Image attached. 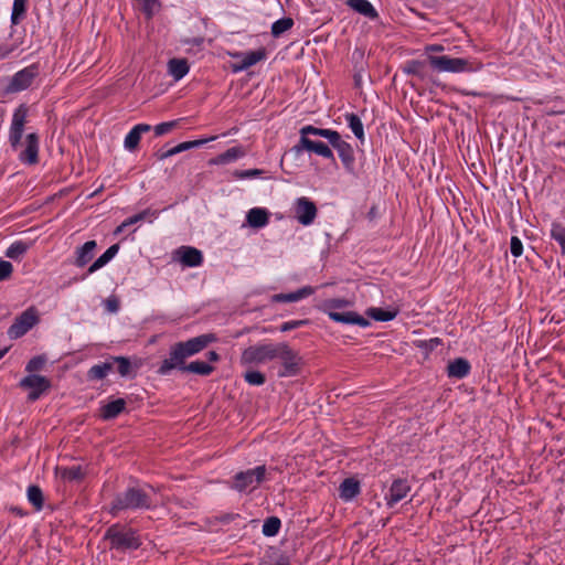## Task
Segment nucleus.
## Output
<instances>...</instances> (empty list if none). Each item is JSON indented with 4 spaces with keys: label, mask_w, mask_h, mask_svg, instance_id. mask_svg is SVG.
I'll use <instances>...</instances> for the list:
<instances>
[{
    "label": "nucleus",
    "mask_w": 565,
    "mask_h": 565,
    "mask_svg": "<svg viewBox=\"0 0 565 565\" xmlns=\"http://www.w3.org/2000/svg\"><path fill=\"white\" fill-rule=\"evenodd\" d=\"M28 109L24 106H19L12 117V122L9 134V142L11 147L17 150L21 145L24 125L26 122Z\"/></svg>",
    "instance_id": "obj_9"
},
{
    "label": "nucleus",
    "mask_w": 565,
    "mask_h": 565,
    "mask_svg": "<svg viewBox=\"0 0 565 565\" xmlns=\"http://www.w3.org/2000/svg\"><path fill=\"white\" fill-rule=\"evenodd\" d=\"M214 139H216L215 136H213V137H211L209 139H199V140L186 141V145H188L189 149H192V148L200 147V146L206 143L207 141L214 140Z\"/></svg>",
    "instance_id": "obj_60"
},
{
    "label": "nucleus",
    "mask_w": 565,
    "mask_h": 565,
    "mask_svg": "<svg viewBox=\"0 0 565 565\" xmlns=\"http://www.w3.org/2000/svg\"><path fill=\"white\" fill-rule=\"evenodd\" d=\"M326 139H328L329 143L335 149L338 145L342 143L344 140H342L340 134L335 130L327 129Z\"/></svg>",
    "instance_id": "obj_54"
},
{
    "label": "nucleus",
    "mask_w": 565,
    "mask_h": 565,
    "mask_svg": "<svg viewBox=\"0 0 565 565\" xmlns=\"http://www.w3.org/2000/svg\"><path fill=\"white\" fill-rule=\"evenodd\" d=\"M178 124H179L178 120L161 122L153 128L154 135L156 136L166 135V134L170 132L173 128H175L178 126Z\"/></svg>",
    "instance_id": "obj_49"
},
{
    "label": "nucleus",
    "mask_w": 565,
    "mask_h": 565,
    "mask_svg": "<svg viewBox=\"0 0 565 565\" xmlns=\"http://www.w3.org/2000/svg\"><path fill=\"white\" fill-rule=\"evenodd\" d=\"M269 222V212L263 207H253L246 214V223L253 228L265 227Z\"/></svg>",
    "instance_id": "obj_19"
},
{
    "label": "nucleus",
    "mask_w": 565,
    "mask_h": 565,
    "mask_svg": "<svg viewBox=\"0 0 565 565\" xmlns=\"http://www.w3.org/2000/svg\"><path fill=\"white\" fill-rule=\"evenodd\" d=\"M172 260L184 267H198L203 263L202 252L192 246H181L172 253Z\"/></svg>",
    "instance_id": "obj_10"
},
{
    "label": "nucleus",
    "mask_w": 565,
    "mask_h": 565,
    "mask_svg": "<svg viewBox=\"0 0 565 565\" xmlns=\"http://www.w3.org/2000/svg\"><path fill=\"white\" fill-rule=\"evenodd\" d=\"M25 2H26V0H14L13 1L11 20L14 24L18 23L19 17L22 15L25 11Z\"/></svg>",
    "instance_id": "obj_50"
},
{
    "label": "nucleus",
    "mask_w": 565,
    "mask_h": 565,
    "mask_svg": "<svg viewBox=\"0 0 565 565\" xmlns=\"http://www.w3.org/2000/svg\"><path fill=\"white\" fill-rule=\"evenodd\" d=\"M60 475L63 480L76 481L84 477V471L81 466H73L70 468L60 469Z\"/></svg>",
    "instance_id": "obj_38"
},
{
    "label": "nucleus",
    "mask_w": 565,
    "mask_h": 565,
    "mask_svg": "<svg viewBox=\"0 0 565 565\" xmlns=\"http://www.w3.org/2000/svg\"><path fill=\"white\" fill-rule=\"evenodd\" d=\"M302 146L306 147V150L315 152L326 159L334 160V156L332 150L322 141H315L309 139L308 137L301 138Z\"/></svg>",
    "instance_id": "obj_22"
},
{
    "label": "nucleus",
    "mask_w": 565,
    "mask_h": 565,
    "mask_svg": "<svg viewBox=\"0 0 565 565\" xmlns=\"http://www.w3.org/2000/svg\"><path fill=\"white\" fill-rule=\"evenodd\" d=\"M430 65L438 72L448 73H471L481 70L482 64L480 62H472L461 57H450L448 55L428 57Z\"/></svg>",
    "instance_id": "obj_2"
},
{
    "label": "nucleus",
    "mask_w": 565,
    "mask_h": 565,
    "mask_svg": "<svg viewBox=\"0 0 565 565\" xmlns=\"http://www.w3.org/2000/svg\"><path fill=\"white\" fill-rule=\"evenodd\" d=\"M113 259V257L107 253L105 252L102 256H99L87 269V274L90 275V274H94L95 271H97L98 269L103 268L105 265H107L110 260Z\"/></svg>",
    "instance_id": "obj_47"
},
{
    "label": "nucleus",
    "mask_w": 565,
    "mask_h": 565,
    "mask_svg": "<svg viewBox=\"0 0 565 565\" xmlns=\"http://www.w3.org/2000/svg\"><path fill=\"white\" fill-rule=\"evenodd\" d=\"M411 491V486L405 479H396L392 482L388 493L385 495L386 503L392 508L397 502L407 497Z\"/></svg>",
    "instance_id": "obj_14"
},
{
    "label": "nucleus",
    "mask_w": 565,
    "mask_h": 565,
    "mask_svg": "<svg viewBox=\"0 0 565 565\" xmlns=\"http://www.w3.org/2000/svg\"><path fill=\"white\" fill-rule=\"evenodd\" d=\"M315 292V289L310 286L302 287L296 291L288 294H278L274 296V300L278 302H296Z\"/></svg>",
    "instance_id": "obj_25"
},
{
    "label": "nucleus",
    "mask_w": 565,
    "mask_h": 565,
    "mask_svg": "<svg viewBox=\"0 0 565 565\" xmlns=\"http://www.w3.org/2000/svg\"><path fill=\"white\" fill-rule=\"evenodd\" d=\"M306 321L305 320H292V321H287V322H284L281 326H280V331L281 332H287V331H290V330H294L296 328H299L301 327L302 324H305Z\"/></svg>",
    "instance_id": "obj_56"
},
{
    "label": "nucleus",
    "mask_w": 565,
    "mask_h": 565,
    "mask_svg": "<svg viewBox=\"0 0 565 565\" xmlns=\"http://www.w3.org/2000/svg\"><path fill=\"white\" fill-rule=\"evenodd\" d=\"M139 221H141V213H137L134 216L124 221L119 226H117L114 234L118 235L127 232L131 225L138 223Z\"/></svg>",
    "instance_id": "obj_48"
},
{
    "label": "nucleus",
    "mask_w": 565,
    "mask_h": 565,
    "mask_svg": "<svg viewBox=\"0 0 565 565\" xmlns=\"http://www.w3.org/2000/svg\"><path fill=\"white\" fill-rule=\"evenodd\" d=\"M174 369H178L182 372H191L204 376L210 375L214 371L212 365L203 361H193L190 364H185L183 362L182 365L175 366Z\"/></svg>",
    "instance_id": "obj_27"
},
{
    "label": "nucleus",
    "mask_w": 565,
    "mask_h": 565,
    "mask_svg": "<svg viewBox=\"0 0 565 565\" xmlns=\"http://www.w3.org/2000/svg\"><path fill=\"white\" fill-rule=\"evenodd\" d=\"M45 362H46V359L44 356H41V355L34 356L26 364V371L28 372L40 371L44 366Z\"/></svg>",
    "instance_id": "obj_52"
},
{
    "label": "nucleus",
    "mask_w": 565,
    "mask_h": 565,
    "mask_svg": "<svg viewBox=\"0 0 565 565\" xmlns=\"http://www.w3.org/2000/svg\"><path fill=\"white\" fill-rule=\"evenodd\" d=\"M404 72L409 75H415L419 78H424L426 75V66L422 61H409L404 66Z\"/></svg>",
    "instance_id": "obj_35"
},
{
    "label": "nucleus",
    "mask_w": 565,
    "mask_h": 565,
    "mask_svg": "<svg viewBox=\"0 0 565 565\" xmlns=\"http://www.w3.org/2000/svg\"><path fill=\"white\" fill-rule=\"evenodd\" d=\"M170 75L175 79L180 81L189 72V64L185 58H172L168 63Z\"/></svg>",
    "instance_id": "obj_28"
},
{
    "label": "nucleus",
    "mask_w": 565,
    "mask_h": 565,
    "mask_svg": "<svg viewBox=\"0 0 565 565\" xmlns=\"http://www.w3.org/2000/svg\"><path fill=\"white\" fill-rule=\"evenodd\" d=\"M235 57L241 60L233 63L231 67L234 73H239L264 60L266 57V53L264 49H259L256 51L247 52L245 54H236Z\"/></svg>",
    "instance_id": "obj_13"
},
{
    "label": "nucleus",
    "mask_w": 565,
    "mask_h": 565,
    "mask_svg": "<svg viewBox=\"0 0 565 565\" xmlns=\"http://www.w3.org/2000/svg\"><path fill=\"white\" fill-rule=\"evenodd\" d=\"M299 132L301 135V138L308 137L309 135L319 136V137L324 138L327 129L317 128L311 125H308V126H303Z\"/></svg>",
    "instance_id": "obj_51"
},
{
    "label": "nucleus",
    "mask_w": 565,
    "mask_h": 565,
    "mask_svg": "<svg viewBox=\"0 0 565 565\" xmlns=\"http://www.w3.org/2000/svg\"><path fill=\"white\" fill-rule=\"evenodd\" d=\"M345 120L349 125V127L351 128L352 132L354 134V136L363 141L364 140V129H363V124L360 119V117L353 113L351 114H347L345 115Z\"/></svg>",
    "instance_id": "obj_32"
},
{
    "label": "nucleus",
    "mask_w": 565,
    "mask_h": 565,
    "mask_svg": "<svg viewBox=\"0 0 565 565\" xmlns=\"http://www.w3.org/2000/svg\"><path fill=\"white\" fill-rule=\"evenodd\" d=\"M471 370V365L467 359L457 358L447 365V374L449 377L463 379Z\"/></svg>",
    "instance_id": "obj_20"
},
{
    "label": "nucleus",
    "mask_w": 565,
    "mask_h": 565,
    "mask_svg": "<svg viewBox=\"0 0 565 565\" xmlns=\"http://www.w3.org/2000/svg\"><path fill=\"white\" fill-rule=\"evenodd\" d=\"M551 236L561 246L562 254L565 256V226L561 223H553Z\"/></svg>",
    "instance_id": "obj_36"
},
{
    "label": "nucleus",
    "mask_w": 565,
    "mask_h": 565,
    "mask_svg": "<svg viewBox=\"0 0 565 565\" xmlns=\"http://www.w3.org/2000/svg\"><path fill=\"white\" fill-rule=\"evenodd\" d=\"M28 499L34 505L35 510L43 508V493L38 486H30L28 488Z\"/></svg>",
    "instance_id": "obj_39"
},
{
    "label": "nucleus",
    "mask_w": 565,
    "mask_h": 565,
    "mask_svg": "<svg viewBox=\"0 0 565 565\" xmlns=\"http://www.w3.org/2000/svg\"><path fill=\"white\" fill-rule=\"evenodd\" d=\"M124 408L125 401L122 398H118L103 406L100 409V415L104 419H111L120 414Z\"/></svg>",
    "instance_id": "obj_30"
},
{
    "label": "nucleus",
    "mask_w": 565,
    "mask_h": 565,
    "mask_svg": "<svg viewBox=\"0 0 565 565\" xmlns=\"http://www.w3.org/2000/svg\"><path fill=\"white\" fill-rule=\"evenodd\" d=\"M265 476V466H258L254 469L237 472L233 478L231 488L238 492L245 491L247 489L254 490L264 481Z\"/></svg>",
    "instance_id": "obj_5"
},
{
    "label": "nucleus",
    "mask_w": 565,
    "mask_h": 565,
    "mask_svg": "<svg viewBox=\"0 0 565 565\" xmlns=\"http://www.w3.org/2000/svg\"><path fill=\"white\" fill-rule=\"evenodd\" d=\"M439 344V339H430L429 341H420L418 347L425 348L427 351L434 350Z\"/></svg>",
    "instance_id": "obj_58"
},
{
    "label": "nucleus",
    "mask_w": 565,
    "mask_h": 565,
    "mask_svg": "<svg viewBox=\"0 0 565 565\" xmlns=\"http://www.w3.org/2000/svg\"><path fill=\"white\" fill-rule=\"evenodd\" d=\"M510 250L514 257H520L523 253V244L516 236L511 237Z\"/></svg>",
    "instance_id": "obj_53"
},
{
    "label": "nucleus",
    "mask_w": 565,
    "mask_h": 565,
    "mask_svg": "<svg viewBox=\"0 0 565 565\" xmlns=\"http://www.w3.org/2000/svg\"><path fill=\"white\" fill-rule=\"evenodd\" d=\"M258 565H291L289 558L284 555H268L260 559Z\"/></svg>",
    "instance_id": "obj_43"
},
{
    "label": "nucleus",
    "mask_w": 565,
    "mask_h": 565,
    "mask_svg": "<svg viewBox=\"0 0 565 565\" xmlns=\"http://www.w3.org/2000/svg\"><path fill=\"white\" fill-rule=\"evenodd\" d=\"M245 381L250 385H263L266 381L265 375L259 371H247L244 374Z\"/></svg>",
    "instance_id": "obj_46"
},
{
    "label": "nucleus",
    "mask_w": 565,
    "mask_h": 565,
    "mask_svg": "<svg viewBox=\"0 0 565 565\" xmlns=\"http://www.w3.org/2000/svg\"><path fill=\"white\" fill-rule=\"evenodd\" d=\"M161 10L159 0H143V17L147 19L153 17Z\"/></svg>",
    "instance_id": "obj_45"
},
{
    "label": "nucleus",
    "mask_w": 565,
    "mask_h": 565,
    "mask_svg": "<svg viewBox=\"0 0 565 565\" xmlns=\"http://www.w3.org/2000/svg\"><path fill=\"white\" fill-rule=\"evenodd\" d=\"M281 522L277 516H270L263 524V534L265 536H274L278 533Z\"/></svg>",
    "instance_id": "obj_40"
},
{
    "label": "nucleus",
    "mask_w": 565,
    "mask_h": 565,
    "mask_svg": "<svg viewBox=\"0 0 565 565\" xmlns=\"http://www.w3.org/2000/svg\"><path fill=\"white\" fill-rule=\"evenodd\" d=\"M185 150H189L188 148V145H186V141L184 142H181L170 149H167V150H163V149H160L157 153L158 158L159 159H166V158H169V157H172L174 154H178L182 151H185Z\"/></svg>",
    "instance_id": "obj_44"
},
{
    "label": "nucleus",
    "mask_w": 565,
    "mask_h": 565,
    "mask_svg": "<svg viewBox=\"0 0 565 565\" xmlns=\"http://www.w3.org/2000/svg\"><path fill=\"white\" fill-rule=\"evenodd\" d=\"M352 10L358 13L374 20L379 17L376 10L372 6V3L367 0H347L345 2Z\"/></svg>",
    "instance_id": "obj_24"
},
{
    "label": "nucleus",
    "mask_w": 565,
    "mask_h": 565,
    "mask_svg": "<svg viewBox=\"0 0 565 565\" xmlns=\"http://www.w3.org/2000/svg\"><path fill=\"white\" fill-rule=\"evenodd\" d=\"M141 503V494L136 489H129L124 495L118 497L114 502L113 510L137 508Z\"/></svg>",
    "instance_id": "obj_18"
},
{
    "label": "nucleus",
    "mask_w": 565,
    "mask_h": 565,
    "mask_svg": "<svg viewBox=\"0 0 565 565\" xmlns=\"http://www.w3.org/2000/svg\"><path fill=\"white\" fill-rule=\"evenodd\" d=\"M302 150H306V147L302 146L301 138L299 139V142L295 145L290 151L294 152L296 156L300 154Z\"/></svg>",
    "instance_id": "obj_61"
},
{
    "label": "nucleus",
    "mask_w": 565,
    "mask_h": 565,
    "mask_svg": "<svg viewBox=\"0 0 565 565\" xmlns=\"http://www.w3.org/2000/svg\"><path fill=\"white\" fill-rule=\"evenodd\" d=\"M141 138V124L136 125L125 139V147L129 150L135 149Z\"/></svg>",
    "instance_id": "obj_41"
},
{
    "label": "nucleus",
    "mask_w": 565,
    "mask_h": 565,
    "mask_svg": "<svg viewBox=\"0 0 565 565\" xmlns=\"http://www.w3.org/2000/svg\"><path fill=\"white\" fill-rule=\"evenodd\" d=\"M350 302L345 299L334 298L328 299L322 303V310L329 316L330 311H337V309L348 307Z\"/></svg>",
    "instance_id": "obj_42"
},
{
    "label": "nucleus",
    "mask_w": 565,
    "mask_h": 565,
    "mask_svg": "<svg viewBox=\"0 0 565 565\" xmlns=\"http://www.w3.org/2000/svg\"><path fill=\"white\" fill-rule=\"evenodd\" d=\"M39 136L31 132L25 137V149L21 151L19 158L22 162L28 164H35L39 160Z\"/></svg>",
    "instance_id": "obj_15"
},
{
    "label": "nucleus",
    "mask_w": 565,
    "mask_h": 565,
    "mask_svg": "<svg viewBox=\"0 0 565 565\" xmlns=\"http://www.w3.org/2000/svg\"><path fill=\"white\" fill-rule=\"evenodd\" d=\"M207 359L211 362H216L220 359V355L215 351H209L207 352Z\"/></svg>",
    "instance_id": "obj_64"
},
{
    "label": "nucleus",
    "mask_w": 565,
    "mask_h": 565,
    "mask_svg": "<svg viewBox=\"0 0 565 565\" xmlns=\"http://www.w3.org/2000/svg\"><path fill=\"white\" fill-rule=\"evenodd\" d=\"M39 322V316L35 308L31 307L15 318L14 322L8 329L10 339H19L24 335Z\"/></svg>",
    "instance_id": "obj_6"
},
{
    "label": "nucleus",
    "mask_w": 565,
    "mask_h": 565,
    "mask_svg": "<svg viewBox=\"0 0 565 565\" xmlns=\"http://www.w3.org/2000/svg\"><path fill=\"white\" fill-rule=\"evenodd\" d=\"M20 385L32 390L28 398L33 402L50 387V381L42 375H29L20 382Z\"/></svg>",
    "instance_id": "obj_12"
},
{
    "label": "nucleus",
    "mask_w": 565,
    "mask_h": 565,
    "mask_svg": "<svg viewBox=\"0 0 565 565\" xmlns=\"http://www.w3.org/2000/svg\"><path fill=\"white\" fill-rule=\"evenodd\" d=\"M278 343L256 344L246 348L241 355V364H262L277 359Z\"/></svg>",
    "instance_id": "obj_4"
},
{
    "label": "nucleus",
    "mask_w": 565,
    "mask_h": 565,
    "mask_svg": "<svg viewBox=\"0 0 565 565\" xmlns=\"http://www.w3.org/2000/svg\"><path fill=\"white\" fill-rule=\"evenodd\" d=\"M296 218L302 225H310L317 216V206L306 196L298 198L295 203Z\"/></svg>",
    "instance_id": "obj_11"
},
{
    "label": "nucleus",
    "mask_w": 565,
    "mask_h": 565,
    "mask_svg": "<svg viewBox=\"0 0 565 565\" xmlns=\"http://www.w3.org/2000/svg\"><path fill=\"white\" fill-rule=\"evenodd\" d=\"M215 340L216 337L213 333H205L188 341L175 343L171 347L169 358L162 361L158 373L161 375L169 374L175 366L182 365L188 358L201 352Z\"/></svg>",
    "instance_id": "obj_1"
},
{
    "label": "nucleus",
    "mask_w": 565,
    "mask_h": 565,
    "mask_svg": "<svg viewBox=\"0 0 565 565\" xmlns=\"http://www.w3.org/2000/svg\"><path fill=\"white\" fill-rule=\"evenodd\" d=\"M329 318L335 322H340V323H344V324H358L363 328L370 326V321L367 319L358 315L354 311H344V312L330 311Z\"/></svg>",
    "instance_id": "obj_16"
},
{
    "label": "nucleus",
    "mask_w": 565,
    "mask_h": 565,
    "mask_svg": "<svg viewBox=\"0 0 565 565\" xmlns=\"http://www.w3.org/2000/svg\"><path fill=\"white\" fill-rule=\"evenodd\" d=\"M117 372L122 377H132L137 374V366H134L129 359L125 356L113 358Z\"/></svg>",
    "instance_id": "obj_29"
},
{
    "label": "nucleus",
    "mask_w": 565,
    "mask_h": 565,
    "mask_svg": "<svg viewBox=\"0 0 565 565\" xmlns=\"http://www.w3.org/2000/svg\"><path fill=\"white\" fill-rule=\"evenodd\" d=\"M30 248V245L24 242H14L9 246V248L6 252V256L11 259H19L21 256H23L26 250Z\"/></svg>",
    "instance_id": "obj_34"
},
{
    "label": "nucleus",
    "mask_w": 565,
    "mask_h": 565,
    "mask_svg": "<svg viewBox=\"0 0 565 565\" xmlns=\"http://www.w3.org/2000/svg\"><path fill=\"white\" fill-rule=\"evenodd\" d=\"M13 267L10 262L0 259V281L8 279L12 274Z\"/></svg>",
    "instance_id": "obj_55"
},
{
    "label": "nucleus",
    "mask_w": 565,
    "mask_h": 565,
    "mask_svg": "<svg viewBox=\"0 0 565 565\" xmlns=\"http://www.w3.org/2000/svg\"><path fill=\"white\" fill-rule=\"evenodd\" d=\"M11 47L0 46V60L6 58L11 53Z\"/></svg>",
    "instance_id": "obj_62"
},
{
    "label": "nucleus",
    "mask_w": 565,
    "mask_h": 565,
    "mask_svg": "<svg viewBox=\"0 0 565 565\" xmlns=\"http://www.w3.org/2000/svg\"><path fill=\"white\" fill-rule=\"evenodd\" d=\"M340 498L351 501L360 493V482L353 478L344 479L339 487Z\"/></svg>",
    "instance_id": "obj_23"
},
{
    "label": "nucleus",
    "mask_w": 565,
    "mask_h": 565,
    "mask_svg": "<svg viewBox=\"0 0 565 565\" xmlns=\"http://www.w3.org/2000/svg\"><path fill=\"white\" fill-rule=\"evenodd\" d=\"M246 154V151L243 147L236 146L227 149L225 152L217 156L215 159L216 163L225 164L232 161L237 160Z\"/></svg>",
    "instance_id": "obj_31"
},
{
    "label": "nucleus",
    "mask_w": 565,
    "mask_h": 565,
    "mask_svg": "<svg viewBox=\"0 0 565 565\" xmlns=\"http://www.w3.org/2000/svg\"><path fill=\"white\" fill-rule=\"evenodd\" d=\"M277 359L282 362V370L278 373L279 376H294L298 373L300 358L287 343H278Z\"/></svg>",
    "instance_id": "obj_7"
},
{
    "label": "nucleus",
    "mask_w": 565,
    "mask_h": 565,
    "mask_svg": "<svg viewBox=\"0 0 565 565\" xmlns=\"http://www.w3.org/2000/svg\"><path fill=\"white\" fill-rule=\"evenodd\" d=\"M366 315L376 321H391L396 317L397 311L372 307L366 310Z\"/></svg>",
    "instance_id": "obj_33"
},
{
    "label": "nucleus",
    "mask_w": 565,
    "mask_h": 565,
    "mask_svg": "<svg viewBox=\"0 0 565 565\" xmlns=\"http://www.w3.org/2000/svg\"><path fill=\"white\" fill-rule=\"evenodd\" d=\"M96 246L95 241H88L77 247L75 250L74 265L79 268L86 266L93 259Z\"/></svg>",
    "instance_id": "obj_17"
},
{
    "label": "nucleus",
    "mask_w": 565,
    "mask_h": 565,
    "mask_svg": "<svg viewBox=\"0 0 565 565\" xmlns=\"http://www.w3.org/2000/svg\"><path fill=\"white\" fill-rule=\"evenodd\" d=\"M38 75V67L35 65H30L13 75L6 90L8 93L21 92L28 88Z\"/></svg>",
    "instance_id": "obj_8"
},
{
    "label": "nucleus",
    "mask_w": 565,
    "mask_h": 565,
    "mask_svg": "<svg viewBox=\"0 0 565 565\" xmlns=\"http://www.w3.org/2000/svg\"><path fill=\"white\" fill-rule=\"evenodd\" d=\"M115 369V362L113 358H109L107 361L93 365L88 372L87 376L89 380H103L105 379L109 372Z\"/></svg>",
    "instance_id": "obj_26"
},
{
    "label": "nucleus",
    "mask_w": 565,
    "mask_h": 565,
    "mask_svg": "<svg viewBox=\"0 0 565 565\" xmlns=\"http://www.w3.org/2000/svg\"><path fill=\"white\" fill-rule=\"evenodd\" d=\"M108 312L114 313L119 309V301L115 297H109L104 302Z\"/></svg>",
    "instance_id": "obj_57"
},
{
    "label": "nucleus",
    "mask_w": 565,
    "mask_h": 565,
    "mask_svg": "<svg viewBox=\"0 0 565 565\" xmlns=\"http://www.w3.org/2000/svg\"><path fill=\"white\" fill-rule=\"evenodd\" d=\"M259 174H262V170H258V169L244 170V171H241L237 173V175L243 179L256 177Z\"/></svg>",
    "instance_id": "obj_59"
},
{
    "label": "nucleus",
    "mask_w": 565,
    "mask_h": 565,
    "mask_svg": "<svg viewBox=\"0 0 565 565\" xmlns=\"http://www.w3.org/2000/svg\"><path fill=\"white\" fill-rule=\"evenodd\" d=\"M119 250V244L111 245L106 252L114 258Z\"/></svg>",
    "instance_id": "obj_63"
},
{
    "label": "nucleus",
    "mask_w": 565,
    "mask_h": 565,
    "mask_svg": "<svg viewBox=\"0 0 565 565\" xmlns=\"http://www.w3.org/2000/svg\"><path fill=\"white\" fill-rule=\"evenodd\" d=\"M335 150L338 151L339 158L345 170L352 173L354 171L355 163L354 150L352 146L349 142L343 141L342 143L338 145Z\"/></svg>",
    "instance_id": "obj_21"
},
{
    "label": "nucleus",
    "mask_w": 565,
    "mask_h": 565,
    "mask_svg": "<svg viewBox=\"0 0 565 565\" xmlns=\"http://www.w3.org/2000/svg\"><path fill=\"white\" fill-rule=\"evenodd\" d=\"M294 25V20L291 18H282L275 21L271 25V35L274 38H279L284 32L290 30Z\"/></svg>",
    "instance_id": "obj_37"
},
{
    "label": "nucleus",
    "mask_w": 565,
    "mask_h": 565,
    "mask_svg": "<svg viewBox=\"0 0 565 565\" xmlns=\"http://www.w3.org/2000/svg\"><path fill=\"white\" fill-rule=\"evenodd\" d=\"M105 539L110 542V546L116 550H135L140 545L137 531L121 526L113 525L106 533Z\"/></svg>",
    "instance_id": "obj_3"
}]
</instances>
